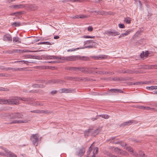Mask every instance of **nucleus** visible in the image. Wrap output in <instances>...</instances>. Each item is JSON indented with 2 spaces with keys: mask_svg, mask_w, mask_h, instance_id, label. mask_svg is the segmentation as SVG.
I'll list each match as a JSON object with an SVG mask.
<instances>
[{
  "mask_svg": "<svg viewBox=\"0 0 157 157\" xmlns=\"http://www.w3.org/2000/svg\"><path fill=\"white\" fill-rule=\"evenodd\" d=\"M96 69H99L96 67H78L77 71H79L85 73H91L95 72V71H94Z\"/></svg>",
  "mask_w": 157,
  "mask_h": 157,
  "instance_id": "1",
  "label": "nucleus"
},
{
  "mask_svg": "<svg viewBox=\"0 0 157 157\" xmlns=\"http://www.w3.org/2000/svg\"><path fill=\"white\" fill-rule=\"evenodd\" d=\"M98 150V148L97 147L93 148L91 145L89 147L87 152L88 157H90L91 156V157H95V155L97 153Z\"/></svg>",
  "mask_w": 157,
  "mask_h": 157,
  "instance_id": "2",
  "label": "nucleus"
},
{
  "mask_svg": "<svg viewBox=\"0 0 157 157\" xmlns=\"http://www.w3.org/2000/svg\"><path fill=\"white\" fill-rule=\"evenodd\" d=\"M39 138V136L37 134H33L31 136L30 139L33 144L36 146H37L38 144Z\"/></svg>",
  "mask_w": 157,
  "mask_h": 157,
  "instance_id": "3",
  "label": "nucleus"
},
{
  "mask_svg": "<svg viewBox=\"0 0 157 157\" xmlns=\"http://www.w3.org/2000/svg\"><path fill=\"white\" fill-rule=\"evenodd\" d=\"M76 56H73L62 57L58 56V59H61L62 60H65L67 61H76Z\"/></svg>",
  "mask_w": 157,
  "mask_h": 157,
  "instance_id": "4",
  "label": "nucleus"
},
{
  "mask_svg": "<svg viewBox=\"0 0 157 157\" xmlns=\"http://www.w3.org/2000/svg\"><path fill=\"white\" fill-rule=\"evenodd\" d=\"M105 33L108 36H115L120 34V33L116 31L115 29H112L109 31H107Z\"/></svg>",
  "mask_w": 157,
  "mask_h": 157,
  "instance_id": "5",
  "label": "nucleus"
},
{
  "mask_svg": "<svg viewBox=\"0 0 157 157\" xmlns=\"http://www.w3.org/2000/svg\"><path fill=\"white\" fill-rule=\"evenodd\" d=\"M17 97H15L14 99H9V100H5L4 104L6 103L7 102L9 104H17L19 103V101L18 100V98H17Z\"/></svg>",
  "mask_w": 157,
  "mask_h": 157,
  "instance_id": "6",
  "label": "nucleus"
},
{
  "mask_svg": "<svg viewBox=\"0 0 157 157\" xmlns=\"http://www.w3.org/2000/svg\"><path fill=\"white\" fill-rule=\"evenodd\" d=\"M123 92V91L120 89H112L108 91L105 93V94L106 95H110L112 94L110 93H122Z\"/></svg>",
  "mask_w": 157,
  "mask_h": 157,
  "instance_id": "7",
  "label": "nucleus"
},
{
  "mask_svg": "<svg viewBox=\"0 0 157 157\" xmlns=\"http://www.w3.org/2000/svg\"><path fill=\"white\" fill-rule=\"evenodd\" d=\"M60 90H61V91L60 92L61 93H73L75 91L73 89L71 88H63Z\"/></svg>",
  "mask_w": 157,
  "mask_h": 157,
  "instance_id": "8",
  "label": "nucleus"
},
{
  "mask_svg": "<svg viewBox=\"0 0 157 157\" xmlns=\"http://www.w3.org/2000/svg\"><path fill=\"white\" fill-rule=\"evenodd\" d=\"M3 40L5 41H12V38L11 35L9 34H6L4 36Z\"/></svg>",
  "mask_w": 157,
  "mask_h": 157,
  "instance_id": "9",
  "label": "nucleus"
},
{
  "mask_svg": "<svg viewBox=\"0 0 157 157\" xmlns=\"http://www.w3.org/2000/svg\"><path fill=\"white\" fill-rule=\"evenodd\" d=\"M76 60H82L84 61H88L89 60L90 58L87 57L81 56H76Z\"/></svg>",
  "mask_w": 157,
  "mask_h": 157,
  "instance_id": "10",
  "label": "nucleus"
},
{
  "mask_svg": "<svg viewBox=\"0 0 157 157\" xmlns=\"http://www.w3.org/2000/svg\"><path fill=\"white\" fill-rule=\"evenodd\" d=\"M106 56L105 55H99L98 56H93L92 58L95 60H101L105 59Z\"/></svg>",
  "mask_w": 157,
  "mask_h": 157,
  "instance_id": "11",
  "label": "nucleus"
},
{
  "mask_svg": "<svg viewBox=\"0 0 157 157\" xmlns=\"http://www.w3.org/2000/svg\"><path fill=\"white\" fill-rule=\"evenodd\" d=\"M114 151L115 153L117 154H119L121 155H125L127 152L125 151H124L123 154L121 152V150L118 147H115L114 148Z\"/></svg>",
  "mask_w": 157,
  "mask_h": 157,
  "instance_id": "12",
  "label": "nucleus"
},
{
  "mask_svg": "<svg viewBox=\"0 0 157 157\" xmlns=\"http://www.w3.org/2000/svg\"><path fill=\"white\" fill-rule=\"evenodd\" d=\"M133 155L136 157H142L143 156H145V154L142 151H140L139 154L136 152H133Z\"/></svg>",
  "mask_w": 157,
  "mask_h": 157,
  "instance_id": "13",
  "label": "nucleus"
},
{
  "mask_svg": "<svg viewBox=\"0 0 157 157\" xmlns=\"http://www.w3.org/2000/svg\"><path fill=\"white\" fill-rule=\"evenodd\" d=\"M84 135L85 137L92 136L91 128H89L86 130L84 132Z\"/></svg>",
  "mask_w": 157,
  "mask_h": 157,
  "instance_id": "14",
  "label": "nucleus"
},
{
  "mask_svg": "<svg viewBox=\"0 0 157 157\" xmlns=\"http://www.w3.org/2000/svg\"><path fill=\"white\" fill-rule=\"evenodd\" d=\"M95 73H98L99 74H110V75H113L114 74V72H112L110 71H95Z\"/></svg>",
  "mask_w": 157,
  "mask_h": 157,
  "instance_id": "15",
  "label": "nucleus"
},
{
  "mask_svg": "<svg viewBox=\"0 0 157 157\" xmlns=\"http://www.w3.org/2000/svg\"><path fill=\"white\" fill-rule=\"evenodd\" d=\"M45 58L46 59H58V56H45Z\"/></svg>",
  "mask_w": 157,
  "mask_h": 157,
  "instance_id": "16",
  "label": "nucleus"
},
{
  "mask_svg": "<svg viewBox=\"0 0 157 157\" xmlns=\"http://www.w3.org/2000/svg\"><path fill=\"white\" fill-rule=\"evenodd\" d=\"M100 130L99 129H97L95 130H93V129L91 128L92 136H95L97 135L99 132Z\"/></svg>",
  "mask_w": 157,
  "mask_h": 157,
  "instance_id": "17",
  "label": "nucleus"
},
{
  "mask_svg": "<svg viewBox=\"0 0 157 157\" xmlns=\"http://www.w3.org/2000/svg\"><path fill=\"white\" fill-rule=\"evenodd\" d=\"M87 80L86 78H80L77 77H73V80L76 81H80L81 80L86 81Z\"/></svg>",
  "mask_w": 157,
  "mask_h": 157,
  "instance_id": "18",
  "label": "nucleus"
},
{
  "mask_svg": "<svg viewBox=\"0 0 157 157\" xmlns=\"http://www.w3.org/2000/svg\"><path fill=\"white\" fill-rule=\"evenodd\" d=\"M4 150L6 153H7L8 155L10 157H16L17 156L15 155L14 153L11 152L9 151L8 150L6 149V148H4Z\"/></svg>",
  "mask_w": 157,
  "mask_h": 157,
  "instance_id": "19",
  "label": "nucleus"
},
{
  "mask_svg": "<svg viewBox=\"0 0 157 157\" xmlns=\"http://www.w3.org/2000/svg\"><path fill=\"white\" fill-rule=\"evenodd\" d=\"M23 69V68H11V67H9L8 68H6V70L7 71L8 70H12V71H21Z\"/></svg>",
  "mask_w": 157,
  "mask_h": 157,
  "instance_id": "20",
  "label": "nucleus"
},
{
  "mask_svg": "<svg viewBox=\"0 0 157 157\" xmlns=\"http://www.w3.org/2000/svg\"><path fill=\"white\" fill-rule=\"evenodd\" d=\"M117 140L116 138L115 137H112L110 138L109 139V140H110V142L112 143H114L115 144H120V142L119 141H117L116 142H114V141L115 140Z\"/></svg>",
  "mask_w": 157,
  "mask_h": 157,
  "instance_id": "21",
  "label": "nucleus"
},
{
  "mask_svg": "<svg viewBox=\"0 0 157 157\" xmlns=\"http://www.w3.org/2000/svg\"><path fill=\"white\" fill-rule=\"evenodd\" d=\"M85 152V150L84 148L80 149L77 155L81 157L84 154Z\"/></svg>",
  "mask_w": 157,
  "mask_h": 157,
  "instance_id": "22",
  "label": "nucleus"
},
{
  "mask_svg": "<svg viewBox=\"0 0 157 157\" xmlns=\"http://www.w3.org/2000/svg\"><path fill=\"white\" fill-rule=\"evenodd\" d=\"M13 41L17 43H21V40L18 37H14L13 38Z\"/></svg>",
  "mask_w": 157,
  "mask_h": 157,
  "instance_id": "23",
  "label": "nucleus"
},
{
  "mask_svg": "<svg viewBox=\"0 0 157 157\" xmlns=\"http://www.w3.org/2000/svg\"><path fill=\"white\" fill-rule=\"evenodd\" d=\"M97 45H98L97 44V43H95V44H90V45H89L88 46H86L84 47H83V48H82H82L84 49L85 48H93V47H95V46Z\"/></svg>",
  "mask_w": 157,
  "mask_h": 157,
  "instance_id": "24",
  "label": "nucleus"
},
{
  "mask_svg": "<svg viewBox=\"0 0 157 157\" xmlns=\"http://www.w3.org/2000/svg\"><path fill=\"white\" fill-rule=\"evenodd\" d=\"M92 44H95V42L93 41L92 40H90L84 41V45H88Z\"/></svg>",
  "mask_w": 157,
  "mask_h": 157,
  "instance_id": "25",
  "label": "nucleus"
},
{
  "mask_svg": "<svg viewBox=\"0 0 157 157\" xmlns=\"http://www.w3.org/2000/svg\"><path fill=\"white\" fill-rule=\"evenodd\" d=\"M9 117L10 119H17V113H12L9 115Z\"/></svg>",
  "mask_w": 157,
  "mask_h": 157,
  "instance_id": "26",
  "label": "nucleus"
},
{
  "mask_svg": "<svg viewBox=\"0 0 157 157\" xmlns=\"http://www.w3.org/2000/svg\"><path fill=\"white\" fill-rule=\"evenodd\" d=\"M13 53H23V52H25V51L24 50H19V49H13Z\"/></svg>",
  "mask_w": 157,
  "mask_h": 157,
  "instance_id": "27",
  "label": "nucleus"
},
{
  "mask_svg": "<svg viewBox=\"0 0 157 157\" xmlns=\"http://www.w3.org/2000/svg\"><path fill=\"white\" fill-rule=\"evenodd\" d=\"M136 121L134 120H131L126 122L127 125H129L132 123L136 124Z\"/></svg>",
  "mask_w": 157,
  "mask_h": 157,
  "instance_id": "28",
  "label": "nucleus"
},
{
  "mask_svg": "<svg viewBox=\"0 0 157 157\" xmlns=\"http://www.w3.org/2000/svg\"><path fill=\"white\" fill-rule=\"evenodd\" d=\"M52 113V111L48 110H40V113L48 114L51 113Z\"/></svg>",
  "mask_w": 157,
  "mask_h": 157,
  "instance_id": "29",
  "label": "nucleus"
},
{
  "mask_svg": "<svg viewBox=\"0 0 157 157\" xmlns=\"http://www.w3.org/2000/svg\"><path fill=\"white\" fill-rule=\"evenodd\" d=\"M17 98H18V100H21L24 101H29L30 100L29 98H21L20 97H17Z\"/></svg>",
  "mask_w": 157,
  "mask_h": 157,
  "instance_id": "30",
  "label": "nucleus"
},
{
  "mask_svg": "<svg viewBox=\"0 0 157 157\" xmlns=\"http://www.w3.org/2000/svg\"><path fill=\"white\" fill-rule=\"evenodd\" d=\"M124 21L126 23L129 24L131 23V18L128 17H126L124 18Z\"/></svg>",
  "mask_w": 157,
  "mask_h": 157,
  "instance_id": "31",
  "label": "nucleus"
},
{
  "mask_svg": "<svg viewBox=\"0 0 157 157\" xmlns=\"http://www.w3.org/2000/svg\"><path fill=\"white\" fill-rule=\"evenodd\" d=\"M98 116L105 119H107L109 118V116L107 114L100 115H98Z\"/></svg>",
  "mask_w": 157,
  "mask_h": 157,
  "instance_id": "32",
  "label": "nucleus"
},
{
  "mask_svg": "<svg viewBox=\"0 0 157 157\" xmlns=\"http://www.w3.org/2000/svg\"><path fill=\"white\" fill-rule=\"evenodd\" d=\"M147 89H149L151 90L154 89H157V86H147L146 87Z\"/></svg>",
  "mask_w": 157,
  "mask_h": 157,
  "instance_id": "33",
  "label": "nucleus"
},
{
  "mask_svg": "<svg viewBox=\"0 0 157 157\" xmlns=\"http://www.w3.org/2000/svg\"><path fill=\"white\" fill-rule=\"evenodd\" d=\"M12 25L13 27H18L20 25V23L19 22H13L12 24Z\"/></svg>",
  "mask_w": 157,
  "mask_h": 157,
  "instance_id": "34",
  "label": "nucleus"
},
{
  "mask_svg": "<svg viewBox=\"0 0 157 157\" xmlns=\"http://www.w3.org/2000/svg\"><path fill=\"white\" fill-rule=\"evenodd\" d=\"M16 123H21V120H14L9 123V124H16Z\"/></svg>",
  "mask_w": 157,
  "mask_h": 157,
  "instance_id": "35",
  "label": "nucleus"
},
{
  "mask_svg": "<svg viewBox=\"0 0 157 157\" xmlns=\"http://www.w3.org/2000/svg\"><path fill=\"white\" fill-rule=\"evenodd\" d=\"M21 63L22 64H28V63H34L32 61H25V60H21Z\"/></svg>",
  "mask_w": 157,
  "mask_h": 157,
  "instance_id": "36",
  "label": "nucleus"
},
{
  "mask_svg": "<svg viewBox=\"0 0 157 157\" xmlns=\"http://www.w3.org/2000/svg\"><path fill=\"white\" fill-rule=\"evenodd\" d=\"M17 119L22 118L23 117V115L21 113H16Z\"/></svg>",
  "mask_w": 157,
  "mask_h": 157,
  "instance_id": "37",
  "label": "nucleus"
},
{
  "mask_svg": "<svg viewBox=\"0 0 157 157\" xmlns=\"http://www.w3.org/2000/svg\"><path fill=\"white\" fill-rule=\"evenodd\" d=\"M96 12H97L98 14H99L101 15H104L105 14V12L102 11H95Z\"/></svg>",
  "mask_w": 157,
  "mask_h": 157,
  "instance_id": "38",
  "label": "nucleus"
},
{
  "mask_svg": "<svg viewBox=\"0 0 157 157\" xmlns=\"http://www.w3.org/2000/svg\"><path fill=\"white\" fill-rule=\"evenodd\" d=\"M88 0H71V2H82L85 1H87Z\"/></svg>",
  "mask_w": 157,
  "mask_h": 157,
  "instance_id": "39",
  "label": "nucleus"
},
{
  "mask_svg": "<svg viewBox=\"0 0 157 157\" xmlns=\"http://www.w3.org/2000/svg\"><path fill=\"white\" fill-rule=\"evenodd\" d=\"M142 107L143 109L146 110L152 111L154 109L152 108H150L149 107H144L143 106Z\"/></svg>",
  "mask_w": 157,
  "mask_h": 157,
  "instance_id": "40",
  "label": "nucleus"
},
{
  "mask_svg": "<svg viewBox=\"0 0 157 157\" xmlns=\"http://www.w3.org/2000/svg\"><path fill=\"white\" fill-rule=\"evenodd\" d=\"M82 37L86 38H94L95 37V36H92L88 35H85L83 36Z\"/></svg>",
  "mask_w": 157,
  "mask_h": 157,
  "instance_id": "41",
  "label": "nucleus"
},
{
  "mask_svg": "<svg viewBox=\"0 0 157 157\" xmlns=\"http://www.w3.org/2000/svg\"><path fill=\"white\" fill-rule=\"evenodd\" d=\"M46 63H59V62L57 60H55V61H45V62Z\"/></svg>",
  "mask_w": 157,
  "mask_h": 157,
  "instance_id": "42",
  "label": "nucleus"
},
{
  "mask_svg": "<svg viewBox=\"0 0 157 157\" xmlns=\"http://www.w3.org/2000/svg\"><path fill=\"white\" fill-rule=\"evenodd\" d=\"M78 67H71L70 71H77Z\"/></svg>",
  "mask_w": 157,
  "mask_h": 157,
  "instance_id": "43",
  "label": "nucleus"
},
{
  "mask_svg": "<svg viewBox=\"0 0 157 157\" xmlns=\"http://www.w3.org/2000/svg\"><path fill=\"white\" fill-rule=\"evenodd\" d=\"M87 16L85 15H82L81 14L80 15H79V18H81V19H83V18H85L86 17H87Z\"/></svg>",
  "mask_w": 157,
  "mask_h": 157,
  "instance_id": "44",
  "label": "nucleus"
},
{
  "mask_svg": "<svg viewBox=\"0 0 157 157\" xmlns=\"http://www.w3.org/2000/svg\"><path fill=\"white\" fill-rule=\"evenodd\" d=\"M32 9L33 10H36L38 9V7L36 5H33L31 6Z\"/></svg>",
  "mask_w": 157,
  "mask_h": 157,
  "instance_id": "45",
  "label": "nucleus"
},
{
  "mask_svg": "<svg viewBox=\"0 0 157 157\" xmlns=\"http://www.w3.org/2000/svg\"><path fill=\"white\" fill-rule=\"evenodd\" d=\"M106 155L110 157H114L115 156L109 152H107L106 153Z\"/></svg>",
  "mask_w": 157,
  "mask_h": 157,
  "instance_id": "46",
  "label": "nucleus"
},
{
  "mask_svg": "<svg viewBox=\"0 0 157 157\" xmlns=\"http://www.w3.org/2000/svg\"><path fill=\"white\" fill-rule=\"evenodd\" d=\"M31 112L34 113H40V110H35L33 111H30Z\"/></svg>",
  "mask_w": 157,
  "mask_h": 157,
  "instance_id": "47",
  "label": "nucleus"
},
{
  "mask_svg": "<svg viewBox=\"0 0 157 157\" xmlns=\"http://www.w3.org/2000/svg\"><path fill=\"white\" fill-rule=\"evenodd\" d=\"M118 26L120 28L122 29L125 28V26L123 24L120 23L118 24Z\"/></svg>",
  "mask_w": 157,
  "mask_h": 157,
  "instance_id": "48",
  "label": "nucleus"
},
{
  "mask_svg": "<svg viewBox=\"0 0 157 157\" xmlns=\"http://www.w3.org/2000/svg\"><path fill=\"white\" fill-rule=\"evenodd\" d=\"M126 149L128 151H129L130 152H132V154L133 153V149L132 148H131L130 147H127Z\"/></svg>",
  "mask_w": 157,
  "mask_h": 157,
  "instance_id": "49",
  "label": "nucleus"
},
{
  "mask_svg": "<svg viewBox=\"0 0 157 157\" xmlns=\"http://www.w3.org/2000/svg\"><path fill=\"white\" fill-rule=\"evenodd\" d=\"M0 90H2L4 91H8L9 89L7 88H3L2 87H0Z\"/></svg>",
  "mask_w": 157,
  "mask_h": 157,
  "instance_id": "50",
  "label": "nucleus"
},
{
  "mask_svg": "<svg viewBox=\"0 0 157 157\" xmlns=\"http://www.w3.org/2000/svg\"><path fill=\"white\" fill-rule=\"evenodd\" d=\"M21 5H14L12 6V7H13V8H16V9L19 8H21Z\"/></svg>",
  "mask_w": 157,
  "mask_h": 157,
  "instance_id": "51",
  "label": "nucleus"
},
{
  "mask_svg": "<svg viewBox=\"0 0 157 157\" xmlns=\"http://www.w3.org/2000/svg\"><path fill=\"white\" fill-rule=\"evenodd\" d=\"M82 49V48H76V49L73 48V49H68V50H67V51L68 52H72V51H75L76 50V49Z\"/></svg>",
  "mask_w": 157,
  "mask_h": 157,
  "instance_id": "52",
  "label": "nucleus"
},
{
  "mask_svg": "<svg viewBox=\"0 0 157 157\" xmlns=\"http://www.w3.org/2000/svg\"><path fill=\"white\" fill-rule=\"evenodd\" d=\"M131 31H132L131 30H127L125 33H124V34H125V36H126L129 34Z\"/></svg>",
  "mask_w": 157,
  "mask_h": 157,
  "instance_id": "53",
  "label": "nucleus"
},
{
  "mask_svg": "<svg viewBox=\"0 0 157 157\" xmlns=\"http://www.w3.org/2000/svg\"><path fill=\"white\" fill-rule=\"evenodd\" d=\"M87 30L89 31H92L93 30V28L92 26H89L87 28Z\"/></svg>",
  "mask_w": 157,
  "mask_h": 157,
  "instance_id": "54",
  "label": "nucleus"
},
{
  "mask_svg": "<svg viewBox=\"0 0 157 157\" xmlns=\"http://www.w3.org/2000/svg\"><path fill=\"white\" fill-rule=\"evenodd\" d=\"M137 71H134L132 70H128V74H133V73H137Z\"/></svg>",
  "mask_w": 157,
  "mask_h": 157,
  "instance_id": "55",
  "label": "nucleus"
},
{
  "mask_svg": "<svg viewBox=\"0 0 157 157\" xmlns=\"http://www.w3.org/2000/svg\"><path fill=\"white\" fill-rule=\"evenodd\" d=\"M127 124L126 123V122H124L123 123L121 124L120 125V127H124L127 125Z\"/></svg>",
  "mask_w": 157,
  "mask_h": 157,
  "instance_id": "56",
  "label": "nucleus"
},
{
  "mask_svg": "<svg viewBox=\"0 0 157 157\" xmlns=\"http://www.w3.org/2000/svg\"><path fill=\"white\" fill-rule=\"evenodd\" d=\"M36 105H40V106H42L43 105V104L42 102H36Z\"/></svg>",
  "mask_w": 157,
  "mask_h": 157,
  "instance_id": "57",
  "label": "nucleus"
},
{
  "mask_svg": "<svg viewBox=\"0 0 157 157\" xmlns=\"http://www.w3.org/2000/svg\"><path fill=\"white\" fill-rule=\"evenodd\" d=\"M151 68L157 69V65H151Z\"/></svg>",
  "mask_w": 157,
  "mask_h": 157,
  "instance_id": "58",
  "label": "nucleus"
},
{
  "mask_svg": "<svg viewBox=\"0 0 157 157\" xmlns=\"http://www.w3.org/2000/svg\"><path fill=\"white\" fill-rule=\"evenodd\" d=\"M29 120H21V123H27L29 122Z\"/></svg>",
  "mask_w": 157,
  "mask_h": 157,
  "instance_id": "59",
  "label": "nucleus"
},
{
  "mask_svg": "<svg viewBox=\"0 0 157 157\" xmlns=\"http://www.w3.org/2000/svg\"><path fill=\"white\" fill-rule=\"evenodd\" d=\"M79 15H76L75 16H73L71 17V18L73 19H76V18H79Z\"/></svg>",
  "mask_w": 157,
  "mask_h": 157,
  "instance_id": "60",
  "label": "nucleus"
},
{
  "mask_svg": "<svg viewBox=\"0 0 157 157\" xmlns=\"http://www.w3.org/2000/svg\"><path fill=\"white\" fill-rule=\"evenodd\" d=\"M42 44H46V45H50L51 44V43L49 42H42Z\"/></svg>",
  "mask_w": 157,
  "mask_h": 157,
  "instance_id": "61",
  "label": "nucleus"
},
{
  "mask_svg": "<svg viewBox=\"0 0 157 157\" xmlns=\"http://www.w3.org/2000/svg\"><path fill=\"white\" fill-rule=\"evenodd\" d=\"M98 116H97L96 117H94V118H91V120L92 121H94L96 120H97L98 118Z\"/></svg>",
  "mask_w": 157,
  "mask_h": 157,
  "instance_id": "62",
  "label": "nucleus"
},
{
  "mask_svg": "<svg viewBox=\"0 0 157 157\" xmlns=\"http://www.w3.org/2000/svg\"><path fill=\"white\" fill-rule=\"evenodd\" d=\"M66 79L70 80H73V77H66Z\"/></svg>",
  "mask_w": 157,
  "mask_h": 157,
  "instance_id": "63",
  "label": "nucleus"
},
{
  "mask_svg": "<svg viewBox=\"0 0 157 157\" xmlns=\"http://www.w3.org/2000/svg\"><path fill=\"white\" fill-rule=\"evenodd\" d=\"M140 56L142 58H143L144 57H145L144 52H142L141 53Z\"/></svg>",
  "mask_w": 157,
  "mask_h": 157,
  "instance_id": "64",
  "label": "nucleus"
}]
</instances>
